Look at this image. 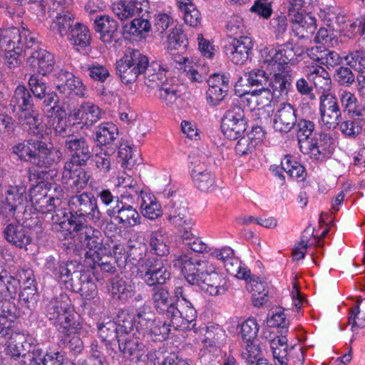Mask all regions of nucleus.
I'll use <instances>...</instances> for the list:
<instances>
[{
    "label": "nucleus",
    "mask_w": 365,
    "mask_h": 365,
    "mask_svg": "<svg viewBox=\"0 0 365 365\" xmlns=\"http://www.w3.org/2000/svg\"><path fill=\"white\" fill-rule=\"evenodd\" d=\"M19 111L21 112L19 118L29 125V132L32 136L14 145L13 153L20 160L41 168H48L58 163L62 153L43 140V125L39 123L38 115L33 108Z\"/></svg>",
    "instance_id": "f257e3e1"
},
{
    "label": "nucleus",
    "mask_w": 365,
    "mask_h": 365,
    "mask_svg": "<svg viewBox=\"0 0 365 365\" xmlns=\"http://www.w3.org/2000/svg\"><path fill=\"white\" fill-rule=\"evenodd\" d=\"M152 300L155 309L173 322L175 330H188L194 328L197 312L193 306L180 310L172 302L168 289L163 287H155L152 290Z\"/></svg>",
    "instance_id": "f03ea898"
},
{
    "label": "nucleus",
    "mask_w": 365,
    "mask_h": 365,
    "mask_svg": "<svg viewBox=\"0 0 365 365\" xmlns=\"http://www.w3.org/2000/svg\"><path fill=\"white\" fill-rule=\"evenodd\" d=\"M198 264L200 267L197 269V274L188 275L187 282L197 285L211 296L225 294L229 289L230 284L227 278L220 269L207 261Z\"/></svg>",
    "instance_id": "7ed1b4c3"
},
{
    "label": "nucleus",
    "mask_w": 365,
    "mask_h": 365,
    "mask_svg": "<svg viewBox=\"0 0 365 365\" xmlns=\"http://www.w3.org/2000/svg\"><path fill=\"white\" fill-rule=\"evenodd\" d=\"M70 209V217L66 214V222L71 230V220H75L76 222H82L81 218L83 220H89L93 222H98L101 218V212H100L97 200L91 193L83 192L70 197L68 202Z\"/></svg>",
    "instance_id": "20e7f679"
},
{
    "label": "nucleus",
    "mask_w": 365,
    "mask_h": 365,
    "mask_svg": "<svg viewBox=\"0 0 365 365\" xmlns=\"http://www.w3.org/2000/svg\"><path fill=\"white\" fill-rule=\"evenodd\" d=\"M71 230L70 234L75 237L74 232L79 235L83 245H85L88 250L85 252L84 262H96L100 260L101 255H106V249L103 245L101 234L98 230L87 226L83 222H78L75 220H71Z\"/></svg>",
    "instance_id": "39448f33"
},
{
    "label": "nucleus",
    "mask_w": 365,
    "mask_h": 365,
    "mask_svg": "<svg viewBox=\"0 0 365 365\" xmlns=\"http://www.w3.org/2000/svg\"><path fill=\"white\" fill-rule=\"evenodd\" d=\"M31 201L34 209L39 212L48 213L53 212L51 220L53 223L66 228V210L61 207L62 200L59 197L48 196L45 190L41 189L36 193L31 192Z\"/></svg>",
    "instance_id": "423d86ee"
},
{
    "label": "nucleus",
    "mask_w": 365,
    "mask_h": 365,
    "mask_svg": "<svg viewBox=\"0 0 365 365\" xmlns=\"http://www.w3.org/2000/svg\"><path fill=\"white\" fill-rule=\"evenodd\" d=\"M294 56L295 53L293 48L289 46L276 48L272 46H269L260 51L262 67L270 71L271 73L288 68L285 66L292 63Z\"/></svg>",
    "instance_id": "0eeeda50"
},
{
    "label": "nucleus",
    "mask_w": 365,
    "mask_h": 365,
    "mask_svg": "<svg viewBox=\"0 0 365 365\" xmlns=\"http://www.w3.org/2000/svg\"><path fill=\"white\" fill-rule=\"evenodd\" d=\"M205 155L193 156L190 165V176L194 185L202 192H213L217 188L215 177L207 168Z\"/></svg>",
    "instance_id": "6e6552de"
},
{
    "label": "nucleus",
    "mask_w": 365,
    "mask_h": 365,
    "mask_svg": "<svg viewBox=\"0 0 365 365\" xmlns=\"http://www.w3.org/2000/svg\"><path fill=\"white\" fill-rule=\"evenodd\" d=\"M221 128L228 139L240 138L247 129L244 110L238 105L232 106L223 116Z\"/></svg>",
    "instance_id": "1a4fd4ad"
},
{
    "label": "nucleus",
    "mask_w": 365,
    "mask_h": 365,
    "mask_svg": "<svg viewBox=\"0 0 365 365\" xmlns=\"http://www.w3.org/2000/svg\"><path fill=\"white\" fill-rule=\"evenodd\" d=\"M151 314L146 313L143 310H139L136 314L138 323L145 327L144 334H147L153 341H162L165 339L171 331L173 322L169 323L159 318L151 319Z\"/></svg>",
    "instance_id": "9d476101"
},
{
    "label": "nucleus",
    "mask_w": 365,
    "mask_h": 365,
    "mask_svg": "<svg viewBox=\"0 0 365 365\" xmlns=\"http://www.w3.org/2000/svg\"><path fill=\"white\" fill-rule=\"evenodd\" d=\"M319 101L322 125L329 130L334 129L339 125L341 117V111L336 97L329 93H323L320 96Z\"/></svg>",
    "instance_id": "9b49d317"
},
{
    "label": "nucleus",
    "mask_w": 365,
    "mask_h": 365,
    "mask_svg": "<svg viewBox=\"0 0 365 365\" xmlns=\"http://www.w3.org/2000/svg\"><path fill=\"white\" fill-rule=\"evenodd\" d=\"M140 269L135 277L143 279L150 287L163 284L170 277L168 267L155 258H153L146 265H142Z\"/></svg>",
    "instance_id": "f8f14e48"
},
{
    "label": "nucleus",
    "mask_w": 365,
    "mask_h": 365,
    "mask_svg": "<svg viewBox=\"0 0 365 365\" xmlns=\"http://www.w3.org/2000/svg\"><path fill=\"white\" fill-rule=\"evenodd\" d=\"M23 47L21 34L18 28L0 30V50L6 58L16 61Z\"/></svg>",
    "instance_id": "ddd939ff"
},
{
    "label": "nucleus",
    "mask_w": 365,
    "mask_h": 365,
    "mask_svg": "<svg viewBox=\"0 0 365 365\" xmlns=\"http://www.w3.org/2000/svg\"><path fill=\"white\" fill-rule=\"evenodd\" d=\"M252 46V41L250 37L240 36L232 38L225 45V52L232 63L242 65L248 60Z\"/></svg>",
    "instance_id": "4468645a"
},
{
    "label": "nucleus",
    "mask_w": 365,
    "mask_h": 365,
    "mask_svg": "<svg viewBox=\"0 0 365 365\" xmlns=\"http://www.w3.org/2000/svg\"><path fill=\"white\" fill-rule=\"evenodd\" d=\"M148 0L118 1L112 4L113 14L121 21H126L148 13Z\"/></svg>",
    "instance_id": "2eb2a0df"
},
{
    "label": "nucleus",
    "mask_w": 365,
    "mask_h": 365,
    "mask_svg": "<svg viewBox=\"0 0 365 365\" xmlns=\"http://www.w3.org/2000/svg\"><path fill=\"white\" fill-rule=\"evenodd\" d=\"M297 122V111L294 106L288 103L279 104L273 115L274 129L287 133L294 128Z\"/></svg>",
    "instance_id": "dca6fc26"
},
{
    "label": "nucleus",
    "mask_w": 365,
    "mask_h": 365,
    "mask_svg": "<svg viewBox=\"0 0 365 365\" xmlns=\"http://www.w3.org/2000/svg\"><path fill=\"white\" fill-rule=\"evenodd\" d=\"M17 309L13 302L0 300V335L3 337L13 336L20 332L16 328Z\"/></svg>",
    "instance_id": "f3484780"
},
{
    "label": "nucleus",
    "mask_w": 365,
    "mask_h": 365,
    "mask_svg": "<svg viewBox=\"0 0 365 365\" xmlns=\"http://www.w3.org/2000/svg\"><path fill=\"white\" fill-rule=\"evenodd\" d=\"M209 88L206 99L209 105L217 106L225 97L229 89V80L225 75L212 74L207 80Z\"/></svg>",
    "instance_id": "a211bd4d"
},
{
    "label": "nucleus",
    "mask_w": 365,
    "mask_h": 365,
    "mask_svg": "<svg viewBox=\"0 0 365 365\" xmlns=\"http://www.w3.org/2000/svg\"><path fill=\"white\" fill-rule=\"evenodd\" d=\"M64 144L66 149L71 153V158L76 160L78 165H85L92 157L88 143L83 137L69 135Z\"/></svg>",
    "instance_id": "6ab92c4d"
},
{
    "label": "nucleus",
    "mask_w": 365,
    "mask_h": 365,
    "mask_svg": "<svg viewBox=\"0 0 365 365\" xmlns=\"http://www.w3.org/2000/svg\"><path fill=\"white\" fill-rule=\"evenodd\" d=\"M288 16L292 23V29L296 36L304 38L314 32L317 24L314 16L299 12L294 9H289Z\"/></svg>",
    "instance_id": "aec40b11"
},
{
    "label": "nucleus",
    "mask_w": 365,
    "mask_h": 365,
    "mask_svg": "<svg viewBox=\"0 0 365 365\" xmlns=\"http://www.w3.org/2000/svg\"><path fill=\"white\" fill-rule=\"evenodd\" d=\"M108 216L113 217L118 224L134 227L140 224V216L138 212L130 205L118 201L117 205L107 210Z\"/></svg>",
    "instance_id": "412c9836"
},
{
    "label": "nucleus",
    "mask_w": 365,
    "mask_h": 365,
    "mask_svg": "<svg viewBox=\"0 0 365 365\" xmlns=\"http://www.w3.org/2000/svg\"><path fill=\"white\" fill-rule=\"evenodd\" d=\"M168 220L175 227H190L194 222L189 215L187 203L183 200H172L168 206Z\"/></svg>",
    "instance_id": "4be33fe9"
},
{
    "label": "nucleus",
    "mask_w": 365,
    "mask_h": 365,
    "mask_svg": "<svg viewBox=\"0 0 365 365\" xmlns=\"http://www.w3.org/2000/svg\"><path fill=\"white\" fill-rule=\"evenodd\" d=\"M56 60L53 54L49 51L39 48L32 52L28 58L27 63L38 74L46 76L51 73L55 66Z\"/></svg>",
    "instance_id": "5701e85b"
},
{
    "label": "nucleus",
    "mask_w": 365,
    "mask_h": 365,
    "mask_svg": "<svg viewBox=\"0 0 365 365\" xmlns=\"http://www.w3.org/2000/svg\"><path fill=\"white\" fill-rule=\"evenodd\" d=\"M308 56L317 62L320 66H324L327 69H331L341 63V57L334 51L327 49L323 45L312 46L307 50Z\"/></svg>",
    "instance_id": "b1692460"
},
{
    "label": "nucleus",
    "mask_w": 365,
    "mask_h": 365,
    "mask_svg": "<svg viewBox=\"0 0 365 365\" xmlns=\"http://www.w3.org/2000/svg\"><path fill=\"white\" fill-rule=\"evenodd\" d=\"M293 76L291 71L282 69L273 73L269 81L270 90L276 98H284L292 88Z\"/></svg>",
    "instance_id": "393cba45"
},
{
    "label": "nucleus",
    "mask_w": 365,
    "mask_h": 365,
    "mask_svg": "<svg viewBox=\"0 0 365 365\" xmlns=\"http://www.w3.org/2000/svg\"><path fill=\"white\" fill-rule=\"evenodd\" d=\"M5 210L9 215L14 217L16 212H23L27 204L26 187L24 186L10 187L6 192Z\"/></svg>",
    "instance_id": "a878e982"
},
{
    "label": "nucleus",
    "mask_w": 365,
    "mask_h": 365,
    "mask_svg": "<svg viewBox=\"0 0 365 365\" xmlns=\"http://www.w3.org/2000/svg\"><path fill=\"white\" fill-rule=\"evenodd\" d=\"M304 72L308 80L314 83L317 89L323 92H329L331 90V76L323 66L312 63L306 66Z\"/></svg>",
    "instance_id": "bb28decb"
},
{
    "label": "nucleus",
    "mask_w": 365,
    "mask_h": 365,
    "mask_svg": "<svg viewBox=\"0 0 365 365\" xmlns=\"http://www.w3.org/2000/svg\"><path fill=\"white\" fill-rule=\"evenodd\" d=\"M6 240L13 245L21 249L27 250V246L31 243L32 238L30 232L21 224H9L5 228Z\"/></svg>",
    "instance_id": "cd10ccee"
},
{
    "label": "nucleus",
    "mask_w": 365,
    "mask_h": 365,
    "mask_svg": "<svg viewBox=\"0 0 365 365\" xmlns=\"http://www.w3.org/2000/svg\"><path fill=\"white\" fill-rule=\"evenodd\" d=\"M80 266L75 262H68L59 264L54 270L55 275L63 282L67 287L75 289L78 281L81 278Z\"/></svg>",
    "instance_id": "c85d7f7f"
},
{
    "label": "nucleus",
    "mask_w": 365,
    "mask_h": 365,
    "mask_svg": "<svg viewBox=\"0 0 365 365\" xmlns=\"http://www.w3.org/2000/svg\"><path fill=\"white\" fill-rule=\"evenodd\" d=\"M95 30L100 35V39L104 43H110L116 37L118 24L108 16H99L94 21Z\"/></svg>",
    "instance_id": "c756f323"
},
{
    "label": "nucleus",
    "mask_w": 365,
    "mask_h": 365,
    "mask_svg": "<svg viewBox=\"0 0 365 365\" xmlns=\"http://www.w3.org/2000/svg\"><path fill=\"white\" fill-rule=\"evenodd\" d=\"M225 338V332L222 329L216 324H210L205 328L204 339H202L203 349L209 352H215L217 347L223 343Z\"/></svg>",
    "instance_id": "7c9ffc66"
},
{
    "label": "nucleus",
    "mask_w": 365,
    "mask_h": 365,
    "mask_svg": "<svg viewBox=\"0 0 365 365\" xmlns=\"http://www.w3.org/2000/svg\"><path fill=\"white\" fill-rule=\"evenodd\" d=\"M103 113V110L98 106L91 102H84L74 113V115L84 125L92 126L101 119Z\"/></svg>",
    "instance_id": "2f4dec72"
},
{
    "label": "nucleus",
    "mask_w": 365,
    "mask_h": 365,
    "mask_svg": "<svg viewBox=\"0 0 365 365\" xmlns=\"http://www.w3.org/2000/svg\"><path fill=\"white\" fill-rule=\"evenodd\" d=\"M110 284L109 292L113 298L125 302L134 294L135 285L128 279L114 277Z\"/></svg>",
    "instance_id": "473e14b6"
},
{
    "label": "nucleus",
    "mask_w": 365,
    "mask_h": 365,
    "mask_svg": "<svg viewBox=\"0 0 365 365\" xmlns=\"http://www.w3.org/2000/svg\"><path fill=\"white\" fill-rule=\"evenodd\" d=\"M175 67L181 70L192 82L200 83L206 79L207 73L202 71L203 68L192 63L187 58L179 57L175 61Z\"/></svg>",
    "instance_id": "72a5a7b5"
},
{
    "label": "nucleus",
    "mask_w": 365,
    "mask_h": 365,
    "mask_svg": "<svg viewBox=\"0 0 365 365\" xmlns=\"http://www.w3.org/2000/svg\"><path fill=\"white\" fill-rule=\"evenodd\" d=\"M13 111L26 110L33 108V98L29 90L24 85L18 86L10 101Z\"/></svg>",
    "instance_id": "f704fd0d"
},
{
    "label": "nucleus",
    "mask_w": 365,
    "mask_h": 365,
    "mask_svg": "<svg viewBox=\"0 0 365 365\" xmlns=\"http://www.w3.org/2000/svg\"><path fill=\"white\" fill-rule=\"evenodd\" d=\"M71 43L80 48L88 46L91 43V36L87 26L76 23L67 35Z\"/></svg>",
    "instance_id": "c9c22d12"
},
{
    "label": "nucleus",
    "mask_w": 365,
    "mask_h": 365,
    "mask_svg": "<svg viewBox=\"0 0 365 365\" xmlns=\"http://www.w3.org/2000/svg\"><path fill=\"white\" fill-rule=\"evenodd\" d=\"M145 83L148 87H161L163 83H167L165 70L162 68L157 63L148 64L144 72Z\"/></svg>",
    "instance_id": "e433bc0d"
},
{
    "label": "nucleus",
    "mask_w": 365,
    "mask_h": 365,
    "mask_svg": "<svg viewBox=\"0 0 365 365\" xmlns=\"http://www.w3.org/2000/svg\"><path fill=\"white\" fill-rule=\"evenodd\" d=\"M140 192L142 199L140 207L143 216L150 220H155L160 217L163 211L155 197L143 191Z\"/></svg>",
    "instance_id": "4c0bfd02"
},
{
    "label": "nucleus",
    "mask_w": 365,
    "mask_h": 365,
    "mask_svg": "<svg viewBox=\"0 0 365 365\" xmlns=\"http://www.w3.org/2000/svg\"><path fill=\"white\" fill-rule=\"evenodd\" d=\"M128 257L133 264L132 274L135 276L141 270V266L146 265L153 257H147V247L145 244L132 246L129 250Z\"/></svg>",
    "instance_id": "58836bf2"
},
{
    "label": "nucleus",
    "mask_w": 365,
    "mask_h": 365,
    "mask_svg": "<svg viewBox=\"0 0 365 365\" xmlns=\"http://www.w3.org/2000/svg\"><path fill=\"white\" fill-rule=\"evenodd\" d=\"M187 45V38L180 28L172 29L165 41V48L170 53H182Z\"/></svg>",
    "instance_id": "ea45409f"
},
{
    "label": "nucleus",
    "mask_w": 365,
    "mask_h": 365,
    "mask_svg": "<svg viewBox=\"0 0 365 365\" xmlns=\"http://www.w3.org/2000/svg\"><path fill=\"white\" fill-rule=\"evenodd\" d=\"M203 262L194 260L190 253H185L175 256L173 265L180 269L187 281L188 275L197 274V269L200 267L198 263Z\"/></svg>",
    "instance_id": "a19ab883"
},
{
    "label": "nucleus",
    "mask_w": 365,
    "mask_h": 365,
    "mask_svg": "<svg viewBox=\"0 0 365 365\" xmlns=\"http://www.w3.org/2000/svg\"><path fill=\"white\" fill-rule=\"evenodd\" d=\"M75 314L73 308L61 314L58 318L50 319L53 321L56 328L64 334L76 333L78 329L79 324L74 321Z\"/></svg>",
    "instance_id": "79ce46f5"
},
{
    "label": "nucleus",
    "mask_w": 365,
    "mask_h": 365,
    "mask_svg": "<svg viewBox=\"0 0 365 365\" xmlns=\"http://www.w3.org/2000/svg\"><path fill=\"white\" fill-rule=\"evenodd\" d=\"M75 24L74 17L68 11L58 13L51 25V29L63 37L68 34Z\"/></svg>",
    "instance_id": "37998d69"
},
{
    "label": "nucleus",
    "mask_w": 365,
    "mask_h": 365,
    "mask_svg": "<svg viewBox=\"0 0 365 365\" xmlns=\"http://www.w3.org/2000/svg\"><path fill=\"white\" fill-rule=\"evenodd\" d=\"M149 245L152 252L156 255L165 256L170 252L169 241L163 230L151 233Z\"/></svg>",
    "instance_id": "c03bdc74"
},
{
    "label": "nucleus",
    "mask_w": 365,
    "mask_h": 365,
    "mask_svg": "<svg viewBox=\"0 0 365 365\" xmlns=\"http://www.w3.org/2000/svg\"><path fill=\"white\" fill-rule=\"evenodd\" d=\"M19 284V280L9 275L6 272H0V295L4 297L1 300L11 301L17 293Z\"/></svg>",
    "instance_id": "a18cd8bd"
},
{
    "label": "nucleus",
    "mask_w": 365,
    "mask_h": 365,
    "mask_svg": "<svg viewBox=\"0 0 365 365\" xmlns=\"http://www.w3.org/2000/svg\"><path fill=\"white\" fill-rule=\"evenodd\" d=\"M132 66L138 76L144 73L149 64L148 58L138 50L128 49L123 56Z\"/></svg>",
    "instance_id": "49530a36"
},
{
    "label": "nucleus",
    "mask_w": 365,
    "mask_h": 365,
    "mask_svg": "<svg viewBox=\"0 0 365 365\" xmlns=\"http://www.w3.org/2000/svg\"><path fill=\"white\" fill-rule=\"evenodd\" d=\"M59 93L65 97L76 96L79 98L87 97V88L83 81L73 75L66 84L59 86Z\"/></svg>",
    "instance_id": "de8ad7c7"
},
{
    "label": "nucleus",
    "mask_w": 365,
    "mask_h": 365,
    "mask_svg": "<svg viewBox=\"0 0 365 365\" xmlns=\"http://www.w3.org/2000/svg\"><path fill=\"white\" fill-rule=\"evenodd\" d=\"M118 134V128L112 123L100 124L96 129V140L100 145H108L113 142Z\"/></svg>",
    "instance_id": "09e8293b"
},
{
    "label": "nucleus",
    "mask_w": 365,
    "mask_h": 365,
    "mask_svg": "<svg viewBox=\"0 0 365 365\" xmlns=\"http://www.w3.org/2000/svg\"><path fill=\"white\" fill-rule=\"evenodd\" d=\"M26 338L24 334L16 332L13 336H9L6 342L4 351L12 357H19L26 354Z\"/></svg>",
    "instance_id": "8fccbe9b"
},
{
    "label": "nucleus",
    "mask_w": 365,
    "mask_h": 365,
    "mask_svg": "<svg viewBox=\"0 0 365 365\" xmlns=\"http://www.w3.org/2000/svg\"><path fill=\"white\" fill-rule=\"evenodd\" d=\"M274 359L280 365H287L288 361V344L286 336H277L269 341Z\"/></svg>",
    "instance_id": "3c124183"
},
{
    "label": "nucleus",
    "mask_w": 365,
    "mask_h": 365,
    "mask_svg": "<svg viewBox=\"0 0 365 365\" xmlns=\"http://www.w3.org/2000/svg\"><path fill=\"white\" fill-rule=\"evenodd\" d=\"M71 307L68 297L66 294H61L48 304L46 307L47 316L49 319H56L61 314L69 310Z\"/></svg>",
    "instance_id": "603ef678"
},
{
    "label": "nucleus",
    "mask_w": 365,
    "mask_h": 365,
    "mask_svg": "<svg viewBox=\"0 0 365 365\" xmlns=\"http://www.w3.org/2000/svg\"><path fill=\"white\" fill-rule=\"evenodd\" d=\"M158 96L167 106L171 108L178 107L180 98L178 85L163 83L158 90Z\"/></svg>",
    "instance_id": "864d4df0"
},
{
    "label": "nucleus",
    "mask_w": 365,
    "mask_h": 365,
    "mask_svg": "<svg viewBox=\"0 0 365 365\" xmlns=\"http://www.w3.org/2000/svg\"><path fill=\"white\" fill-rule=\"evenodd\" d=\"M118 347L125 358H130L137 354L143 348V344L139 338L128 336L125 339L118 338Z\"/></svg>",
    "instance_id": "5fc2aeb1"
},
{
    "label": "nucleus",
    "mask_w": 365,
    "mask_h": 365,
    "mask_svg": "<svg viewBox=\"0 0 365 365\" xmlns=\"http://www.w3.org/2000/svg\"><path fill=\"white\" fill-rule=\"evenodd\" d=\"M131 329V322H127V324L125 322H123V324H119L118 326L113 322H108L106 324L99 326L98 334L103 341H106L113 336L118 337V334L119 332L124 331L125 333L128 334Z\"/></svg>",
    "instance_id": "6e6d98bb"
},
{
    "label": "nucleus",
    "mask_w": 365,
    "mask_h": 365,
    "mask_svg": "<svg viewBox=\"0 0 365 365\" xmlns=\"http://www.w3.org/2000/svg\"><path fill=\"white\" fill-rule=\"evenodd\" d=\"M295 125L299 149L301 152H304L303 143H307V140L312 136L314 131L315 125L311 120L301 118L296 123Z\"/></svg>",
    "instance_id": "4d7b16f0"
},
{
    "label": "nucleus",
    "mask_w": 365,
    "mask_h": 365,
    "mask_svg": "<svg viewBox=\"0 0 365 365\" xmlns=\"http://www.w3.org/2000/svg\"><path fill=\"white\" fill-rule=\"evenodd\" d=\"M349 324L352 329L365 327V298H358L356 306L351 309Z\"/></svg>",
    "instance_id": "13d9d810"
},
{
    "label": "nucleus",
    "mask_w": 365,
    "mask_h": 365,
    "mask_svg": "<svg viewBox=\"0 0 365 365\" xmlns=\"http://www.w3.org/2000/svg\"><path fill=\"white\" fill-rule=\"evenodd\" d=\"M116 72L121 81L125 84L135 83L138 78L135 70L123 57L116 62Z\"/></svg>",
    "instance_id": "bf43d9fd"
},
{
    "label": "nucleus",
    "mask_w": 365,
    "mask_h": 365,
    "mask_svg": "<svg viewBox=\"0 0 365 365\" xmlns=\"http://www.w3.org/2000/svg\"><path fill=\"white\" fill-rule=\"evenodd\" d=\"M282 169L291 178L299 179L304 178V168L291 155H286L281 161Z\"/></svg>",
    "instance_id": "052dcab7"
},
{
    "label": "nucleus",
    "mask_w": 365,
    "mask_h": 365,
    "mask_svg": "<svg viewBox=\"0 0 365 365\" xmlns=\"http://www.w3.org/2000/svg\"><path fill=\"white\" fill-rule=\"evenodd\" d=\"M227 272L238 279L247 280L250 277V270L242 265L241 261L236 257H232L229 261H226L224 264Z\"/></svg>",
    "instance_id": "680f3d73"
},
{
    "label": "nucleus",
    "mask_w": 365,
    "mask_h": 365,
    "mask_svg": "<svg viewBox=\"0 0 365 365\" xmlns=\"http://www.w3.org/2000/svg\"><path fill=\"white\" fill-rule=\"evenodd\" d=\"M81 70L82 73H88L91 79L100 82H104L110 76L108 70L105 66L98 63L82 65Z\"/></svg>",
    "instance_id": "e2e57ef3"
},
{
    "label": "nucleus",
    "mask_w": 365,
    "mask_h": 365,
    "mask_svg": "<svg viewBox=\"0 0 365 365\" xmlns=\"http://www.w3.org/2000/svg\"><path fill=\"white\" fill-rule=\"evenodd\" d=\"M141 15V17L135 16L129 25L124 26L125 31L133 35L148 33L151 29V24L148 19L143 17L144 14Z\"/></svg>",
    "instance_id": "0e129e2a"
},
{
    "label": "nucleus",
    "mask_w": 365,
    "mask_h": 365,
    "mask_svg": "<svg viewBox=\"0 0 365 365\" xmlns=\"http://www.w3.org/2000/svg\"><path fill=\"white\" fill-rule=\"evenodd\" d=\"M270 28L277 40H284L287 31L286 16L280 14L272 18L270 21Z\"/></svg>",
    "instance_id": "69168bd1"
},
{
    "label": "nucleus",
    "mask_w": 365,
    "mask_h": 365,
    "mask_svg": "<svg viewBox=\"0 0 365 365\" xmlns=\"http://www.w3.org/2000/svg\"><path fill=\"white\" fill-rule=\"evenodd\" d=\"M161 352L160 351L151 350L148 354V359L154 362H157L159 365H189V364L184 359L179 358L174 354H170L162 362L159 361Z\"/></svg>",
    "instance_id": "338daca9"
},
{
    "label": "nucleus",
    "mask_w": 365,
    "mask_h": 365,
    "mask_svg": "<svg viewBox=\"0 0 365 365\" xmlns=\"http://www.w3.org/2000/svg\"><path fill=\"white\" fill-rule=\"evenodd\" d=\"M242 356L247 365L255 364L258 359H261L262 349L259 344L255 341L247 342L245 350L242 352Z\"/></svg>",
    "instance_id": "774afa93"
}]
</instances>
